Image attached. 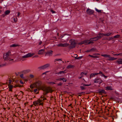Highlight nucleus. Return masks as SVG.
Listing matches in <instances>:
<instances>
[{"label":"nucleus","mask_w":122,"mask_h":122,"mask_svg":"<svg viewBox=\"0 0 122 122\" xmlns=\"http://www.w3.org/2000/svg\"><path fill=\"white\" fill-rule=\"evenodd\" d=\"M42 83V82L41 81H39L34 83L32 86H30V87L31 88H33L35 86L40 89H42L45 92L44 93L45 95H46L49 92H52V91L50 87L41 86Z\"/></svg>","instance_id":"1"},{"label":"nucleus","mask_w":122,"mask_h":122,"mask_svg":"<svg viewBox=\"0 0 122 122\" xmlns=\"http://www.w3.org/2000/svg\"><path fill=\"white\" fill-rule=\"evenodd\" d=\"M11 55V52L9 51L5 53L4 54L3 58L5 61H7L11 59L10 56Z\"/></svg>","instance_id":"2"},{"label":"nucleus","mask_w":122,"mask_h":122,"mask_svg":"<svg viewBox=\"0 0 122 122\" xmlns=\"http://www.w3.org/2000/svg\"><path fill=\"white\" fill-rule=\"evenodd\" d=\"M93 43L94 42L92 41H91L90 39L89 41L88 40H86L79 43L78 44H84L85 45H86L91 43Z\"/></svg>","instance_id":"3"},{"label":"nucleus","mask_w":122,"mask_h":122,"mask_svg":"<svg viewBox=\"0 0 122 122\" xmlns=\"http://www.w3.org/2000/svg\"><path fill=\"white\" fill-rule=\"evenodd\" d=\"M69 42L71 43V48H73L75 47L76 43L74 40L71 39L69 41Z\"/></svg>","instance_id":"4"},{"label":"nucleus","mask_w":122,"mask_h":122,"mask_svg":"<svg viewBox=\"0 0 122 122\" xmlns=\"http://www.w3.org/2000/svg\"><path fill=\"white\" fill-rule=\"evenodd\" d=\"M50 66V65L49 64H47L43 66H42L39 67L38 68V69L40 70H44L49 67Z\"/></svg>","instance_id":"5"},{"label":"nucleus","mask_w":122,"mask_h":122,"mask_svg":"<svg viewBox=\"0 0 122 122\" xmlns=\"http://www.w3.org/2000/svg\"><path fill=\"white\" fill-rule=\"evenodd\" d=\"M103 36V33H100L98 35L97 37L90 39V40L91 41H92V39H94V38H97L98 40L101 39Z\"/></svg>","instance_id":"6"},{"label":"nucleus","mask_w":122,"mask_h":122,"mask_svg":"<svg viewBox=\"0 0 122 122\" xmlns=\"http://www.w3.org/2000/svg\"><path fill=\"white\" fill-rule=\"evenodd\" d=\"M34 55V54L33 53L31 54L30 53H29L25 56H23L22 57V58H25L30 57Z\"/></svg>","instance_id":"7"},{"label":"nucleus","mask_w":122,"mask_h":122,"mask_svg":"<svg viewBox=\"0 0 122 122\" xmlns=\"http://www.w3.org/2000/svg\"><path fill=\"white\" fill-rule=\"evenodd\" d=\"M69 45V44L67 43H65L64 44L60 43L57 45V46L58 47H66L67 46Z\"/></svg>","instance_id":"8"},{"label":"nucleus","mask_w":122,"mask_h":122,"mask_svg":"<svg viewBox=\"0 0 122 122\" xmlns=\"http://www.w3.org/2000/svg\"><path fill=\"white\" fill-rule=\"evenodd\" d=\"M86 12L88 15H92L94 12V11L89 8L88 9L86 10Z\"/></svg>","instance_id":"9"},{"label":"nucleus","mask_w":122,"mask_h":122,"mask_svg":"<svg viewBox=\"0 0 122 122\" xmlns=\"http://www.w3.org/2000/svg\"><path fill=\"white\" fill-rule=\"evenodd\" d=\"M54 73L55 74H57L58 75H62L64 73H66L65 71H60L59 72H57L56 71H54Z\"/></svg>","instance_id":"10"},{"label":"nucleus","mask_w":122,"mask_h":122,"mask_svg":"<svg viewBox=\"0 0 122 122\" xmlns=\"http://www.w3.org/2000/svg\"><path fill=\"white\" fill-rule=\"evenodd\" d=\"M102 73V72L100 71L99 73H93L91 74L90 76V78H91L94 77L96 75H97L98 74H100Z\"/></svg>","instance_id":"11"},{"label":"nucleus","mask_w":122,"mask_h":122,"mask_svg":"<svg viewBox=\"0 0 122 122\" xmlns=\"http://www.w3.org/2000/svg\"><path fill=\"white\" fill-rule=\"evenodd\" d=\"M102 81L100 79L96 78L95 79L94 82L95 83H101L102 82Z\"/></svg>","instance_id":"12"},{"label":"nucleus","mask_w":122,"mask_h":122,"mask_svg":"<svg viewBox=\"0 0 122 122\" xmlns=\"http://www.w3.org/2000/svg\"><path fill=\"white\" fill-rule=\"evenodd\" d=\"M53 51H47L46 54L45 56H52V54Z\"/></svg>","instance_id":"13"},{"label":"nucleus","mask_w":122,"mask_h":122,"mask_svg":"<svg viewBox=\"0 0 122 122\" xmlns=\"http://www.w3.org/2000/svg\"><path fill=\"white\" fill-rule=\"evenodd\" d=\"M116 64H122V59H120L115 62Z\"/></svg>","instance_id":"14"},{"label":"nucleus","mask_w":122,"mask_h":122,"mask_svg":"<svg viewBox=\"0 0 122 122\" xmlns=\"http://www.w3.org/2000/svg\"><path fill=\"white\" fill-rule=\"evenodd\" d=\"M44 50L43 49H41L39 51L38 54L39 55H42L44 53Z\"/></svg>","instance_id":"15"},{"label":"nucleus","mask_w":122,"mask_h":122,"mask_svg":"<svg viewBox=\"0 0 122 122\" xmlns=\"http://www.w3.org/2000/svg\"><path fill=\"white\" fill-rule=\"evenodd\" d=\"M41 102V100L40 99H39L37 101H35L33 102V104L36 106L38 105L39 103Z\"/></svg>","instance_id":"16"},{"label":"nucleus","mask_w":122,"mask_h":122,"mask_svg":"<svg viewBox=\"0 0 122 122\" xmlns=\"http://www.w3.org/2000/svg\"><path fill=\"white\" fill-rule=\"evenodd\" d=\"M30 71V69H28L26 70H25L22 71V72L24 74H27Z\"/></svg>","instance_id":"17"},{"label":"nucleus","mask_w":122,"mask_h":122,"mask_svg":"<svg viewBox=\"0 0 122 122\" xmlns=\"http://www.w3.org/2000/svg\"><path fill=\"white\" fill-rule=\"evenodd\" d=\"M98 92L100 93H106V92L103 89H100L98 90Z\"/></svg>","instance_id":"18"},{"label":"nucleus","mask_w":122,"mask_h":122,"mask_svg":"<svg viewBox=\"0 0 122 122\" xmlns=\"http://www.w3.org/2000/svg\"><path fill=\"white\" fill-rule=\"evenodd\" d=\"M106 90H113L112 87L111 86H107L105 87Z\"/></svg>","instance_id":"19"},{"label":"nucleus","mask_w":122,"mask_h":122,"mask_svg":"<svg viewBox=\"0 0 122 122\" xmlns=\"http://www.w3.org/2000/svg\"><path fill=\"white\" fill-rule=\"evenodd\" d=\"M101 56L105 57H108L109 58L110 57V55H109L107 54H104V55H101Z\"/></svg>","instance_id":"20"},{"label":"nucleus","mask_w":122,"mask_h":122,"mask_svg":"<svg viewBox=\"0 0 122 122\" xmlns=\"http://www.w3.org/2000/svg\"><path fill=\"white\" fill-rule=\"evenodd\" d=\"M9 86V91H12V89L13 87V86L11 85H10V84H9L8 85Z\"/></svg>","instance_id":"21"},{"label":"nucleus","mask_w":122,"mask_h":122,"mask_svg":"<svg viewBox=\"0 0 122 122\" xmlns=\"http://www.w3.org/2000/svg\"><path fill=\"white\" fill-rule=\"evenodd\" d=\"M19 45H16V44H13L10 45V47H15L17 46H19Z\"/></svg>","instance_id":"22"},{"label":"nucleus","mask_w":122,"mask_h":122,"mask_svg":"<svg viewBox=\"0 0 122 122\" xmlns=\"http://www.w3.org/2000/svg\"><path fill=\"white\" fill-rule=\"evenodd\" d=\"M112 34V33H107L106 34H103V36H109L110 35H111Z\"/></svg>","instance_id":"23"},{"label":"nucleus","mask_w":122,"mask_h":122,"mask_svg":"<svg viewBox=\"0 0 122 122\" xmlns=\"http://www.w3.org/2000/svg\"><path fill=\"white\" fill-rule=\"evenodd\" d=\"M73 67H74L73 66L70 65L68 66H67L66 67V68L67 69H69L70 68H72Z\"/></svg>","instance_id":"24"},{"label":"nucleus","mask_w":122,"mask_h":122,"mask_svg":"<svg viewBox=\"0 0 122 122\" xmlns=\"http://www.w3.org/2000/svg\"><path fill=\"white\" fill-rule=\"evenodd\" d=\"M109 58H110L109 59H108V60H116L117 59V58H114L113 57H111L110 56V57H109Z\"/></svg>","instance_id":"25"},{"label":"nucleus","mask_w":122,"mask_h":122,"mask_svg":"<svg viewBox=\"0 0 122 122\" xmlns=\"http://www.w3.org/2000/svg\"><path fill=\"white\" fill-rule=\"evenodd\" d=\"M10 11L9 10H7L5 12V13L6 15H8L10 13Z\"/></svg>","instance_id":"26"},{"label":"nucleus","mask_w":122,"mask_h":122,"mask_svg":"<svg viewBox=\"0 0 122 122\" xmlns=\"http://www.w3.org/2000/svg\"><path fill=\"white\" fill-rule=\"evenodd\" d=\"M89 56H90L91 57H92L93 58H98V57L97 56H92V55H89Z\"/></svg>","instance_id":"27"},{"label":"nucleus","mask_w":122,"mask_h":122,"mask_svg":"<svg viewBox=\"0 0 122 122\" xmlns=\"http://www.w3.org/2000/svg\"><path fill=\"white\" fill-rule=\"evenodd\" d=\"M91 51H97V49L96 48H92L91 49Z\"/></svg>","instance_id":"28"},{"label":"nucleus","mask_w":122,"mask_h":122,"mask_svg":"<svg viewBox=\"0 0 122 122\" xmlns=\"http://www.w3.org/2000/svg\"><path fill=\"white\" fill-rule=\"evenodd\" d=\"M95 10L99 13H101L102 12L101 10H99L97 8H95Z\"/></svg>","instance_id":"29"},{"label":"nucleus","mask_w":122,"mask_h":122,"mask_svg":"<svg viewBox=\"0 0 122 122\" xmlns=\"http://www.w3.org/2000/svg\"><path fill=\"white\" fill-rule=\"evenodd\" d=\"M120 35H117L116 36H114V38H117L120 37Z\"/></svg>","instance_id":"30"},{"label":"nucleus","mask_w":122,"mask_h":122,"mask_svg":"<svg viewBox=\"0 0 122 122\" xmlns=\"http://www.w3.org/2000/svg\"><path fill=\"white\" fill-rule=\"evenodd\" d=\"M78 56V55L76 54H74L72 55V56L73 57H75L76 58V57H77Z\"/></svg>","instance_id":"31"},{"label":"nucleus","mask_w":122,"mask_h":122,"mask_svg":"<svg viewBox=\"0 0 122 122\" xmlns=\"http://www.w3.org/2000/svg\"><path fill=\"white\" fill-rule=\"evenodd\" d=\"M80 87L81 89L82 90H84V89H86V87H84L83 86H80Z\"/></svg>","instance_id":"32"},{"label":"nucleus","mask_w":122,"mask_h":122,"mask_svg":"<svg viewBox=\"0 0 122 122\" xmlns=\"http://www.w3.org/2000/svg\"><path fill=\"white\" fill-rule=\"evenodd\" d=\"M104 20V19L103 18H100L99 19V21H101L102 22V23H103V21Z\"/></svg>","instance_id":"33"},{"label":"nucleus","mask_w":122,"mask_h":122,"mask_svg":"<svg viewBox=\"0 0 122 122\" xmlns=\"http://www.w3.org/2000/svg\"><path fill=\"white\" fill-rule=\"evenodd\" d=\"M46 98H44L43 97H42V96L41 97V99L40 100H41V102L42 101L44 100Z\"/></svg>","instance_id":"34"},{"label":"nucleus","mask_w":122,"mask_h":122,"mask_svg":"<svg viewBox=\"0 0 122 122\" xmlns=\"http://www.w3.org/2000/svg\"><path fill=\"white\" fill-rule=\"evenodd\" d=\"M114 55L115 56H122V53H120L118 54H115Z\"/></svg>","instance_id":"35"},{"label":"nucleus","mask_w":122,"mask_h":122,"mask_svg":"<svg viewBox=\"0 0 122 122\" xmlns=\"http://www.w3.org/2000/svg\"><path fill=\"white\" fill-rule=\"evenodd\" d=\"M29 76L31 78H33L34 77V75L31 74H30Z\"/></svg>","instance_id":"36"},{"label":"nucleus","mask_w":122,"mask_h":122,"mask_svg":"<svg viewBox=\"0 0 122 122\" xmlns=\"http://www.w3.org/2000/svg\"><path fill=\"white\" fill-rule=\"evenodd\" d=\"M82 56H81L75 58L76 59H80L82 58Z\"/></svg>","instance_id":"37"},{"label":"nucleus","mask_w":122,"mask_h":122,"mask_svg":"<svg viewBox=\"0 0 122 122\" xmlns=\"http://www.w3.org/2000/svg\"><path fill=\"white\" fill-rule=\"evenodd\" d=\"M13 20H14V21L15 22H17V18H14V19H13Z\"/></svg>","instance_id":"38"},{"label":"nucleus","mask_w":122,"mask_h":122,"mask_svg":"<svg viewBox=\"0 0 122 122\" xmlns=\"http://www.w3.org/2000/svg\"><path fill=\"white\" fill-rule=\"evenodd\" d=\"M62 78H60L56 79V80L58 81H61L62 80Z\"/></svg>","instance_id":"39"},{"label":"nucleus","mask_w":122,"mask_h":122,"mask_svg":"<svg viewBox=\"0 0 122 122\" xmlns=\"http://www.w3.org/2000/svg\"><path fill=\"white\" fill-rule=\"evenodd\" d=\"M87 74V73H83V72L81 73V75L82 76L83 74L86 75Z\"/></svg>","instance_id":"40"},{"label":"nucleus","mask_w":122,"mask_h":122,"mask_svg":"<svg viewBox=\"0 0 122 122\" xmlns=\"http://www.w3.org/2000/svg\"><path fill=\"white\" fill-rule=\"evenodd\" d=\"M100 74H102L101 75V76H104L106 78L107 77V76H105L102 73H102H101Z\"/></svg>","instance_id":"41"},{"label":"nucleus","mask_w":122,"mask_h":122,"mask_svg":"<svg viewBox=\"0 0 122 122\" xmlns=\"http://www.w3.org/2000/svg\"><path fill=\"white\" fill-rule=\"evenodd\" d=\"M62 80L63 81L66 82V79L64 78H62Z\"/></svg>","instance_id":"42"},{"label":"nucleus","mask_w":122,"mask_h":122,"mask_svg":"<svg viewBox=\"0 0 122 122\" xmlns=\"http://www.w3.org/2000/svg\"><path fill=\"white\" fill-rule=\"evenodd\" d=\"M20 77L21 78H24L23 77V74H22L20 75Z\"/></svg>","instance_id":"43"},{"label":"nucleus","mask_w":122,"mask_h":122,"mask_svg":"<svg viewBox=\"0 0 122 122\" xmlns=\"http://www.w3.org/2000/svg\"><path fill=\"white\" fill-rule=\"evenodd\" d=\"M94 39H95L94 40H93L94 39H92V41H96L98 40L97 38H94Z\"/></svg>","instance_id":"44"},{"label":"nucleus","mask_w":122,"mask_h":122,"mask_svg":"<svg viewBox=\"0 0 122 122\" xmlns=\"http://www.w3.org/2000/svg\"><path fill=\"white\" fill-rule=\"evenodd\" d=\"M62 83L61 82H59L57 85L58 86H61L62 85Z\"/></svg>","instance_id":"45"},{"label":"nucleus","mask_w":122,"mask_h":122,"mask_svg":"<svg viewBox=\"0 0 122 122\" xmlns=\"http://www.w3.org/2000/svg\"><path fill=\"white\" fill-rule=\"evenodd\" d=\"M90 85H91V84L88 85V84H83V86H90Z\"/></svg>","instance_id":"46"},{"label":"nucleus","mask_w":122,"mask_h":122,"mask_svg":"<svg viewBox=\"0 0 122 122\" xmlns=\"http://www.w3.org/2000/svg\"><path fill=\"white\" fill-rule=\"evenodd\" d=\"M12 82V80L10 79H9V83L10 84L11 83V82Z\"/></svg>","instance_id":"47"},{"label":"nucleus","mask_w":122,"mask_h":122,"mask_svg":"<svg viewBox=\"0 0 122 122\" xmlns=\"http://www.w3.org/2000/svg\"><path fill=\"white\" fill-rule=\"evenodd\" d=\"M51 12L52 13H55V11H53L52 10H51Z\"/></svg>","instance_id":"48"},{"label":"nucleus","mask_w":122,"mask_h":122,"mask_svg":"<svg viewBox=\"0 0 122 122\" xmlns=\"http://www.w3.org/2000/svg\"><path fill=\"white\" fill-rule=\"evenodd\" d=\"M20 12H18V14H17V16L18 17H19V16L20 15Z\"/></svg>","instance_id":"49"},{"label":"nucleus","mask_w":122,"mask_h":122,"mask_svg":"<svg viewBox=\"0 0 122 122\" xmlns=\"http://www.w3.org/2000/svg\"><path fill=\"white\" fill-rule=\"evenodd\" d=\"M37 89H34V92H36L37 91Z\"/></svg>","instance_id":"50"},{"label":"nucleus","mask_w":122,"mask_h":122,"mask_svg":"<svg viewBox=\"0 0 122 122\" xmlns=\"http://www.w3.org/2000/svg\"><path fill=\"white\" fill-rule=\"evenodd\" d=\"M49 83L50 84L51 83L52 84H55V83L53 82H50Z\"/></svg>","instance_id":"51"},{"label":"nucleus","mask_w":122,"mask_h":122,"mask_svg":"<svg viewBox=\"0 0 122 122\" xmlns=\"http://www.w3.org/2000/svg\"><path fill=\"white\" fill-rule=\"evenodd\" d=\"M5 64H3L1 65H0V67H3V66H5Z\"/></svg>","instance_id":"52"},{"label":"nucleus","mask_w":122,"mask_h":122,"mask_svg":"<svg viewBox=\"0 0 122 122\" xmlns=\"http://www.w3.org/2000/svg\"><path fill=\"white\" fill-rule=\"evenodd\" d=\"M6 15L5 14H5H3V15H2V16L3 17H4Z\"/></svg>","instance_id":"53"},{"label":"nucleus","mask_w":122,"mask_h":122,"mask_svg":"<svg viewBox=\"0 0 122 122\" xmlns=\"http://www.w3.org/2000/svg\"><path fill=\"white\" fill-rule=\"evenodd\" d=\"M59 60H61V59H56L55 60V61H58Z\"/></svg>","instance_id":"54"},{"label":"nucleus","mask_w":122,"mask_h":122,"mask_svg":"<svg viewBox=\"0 0 122 122\" xmlns=\"http://www.w3.org/2000/svg\"><path fill=\"white\" fill-rule=\"evenodd\" d=\"M20 83H21V84H24L23 82L22 81V80H20Z\"/></svg>","instance_id":"55"},{"label":"nucleus","mask_w":122,"mask_h":122,"mask_svg":"<svg viewBox=\"0 0 122 122\" xmlns=\"http://www.w3.org/2000/svg\"><path fill=\"white\" fill-rule=\"evenodd\" d=\"M113 39V38H112V37H110L109 38V41H110V40H111V39Z\"/></svg>","instance_id":"56"},{"label":"nucleus","mask_w":122,"mask_h":122,"mask_svg":"<svg viewBox=\"0 0 122 122\" xmlns=\"http://www.w3.org/2000/svg\"><path fill=\"white\" fill-rule=\"evenodd\" d=\"M42 43V41H40L39 42V45H41V44Z\"/></svg>","instance_id":"57"},{"label":"nucleus","mask_w":122,"mask_h":122,"mask_svg":"<svg viewBox=\"0 0 122 122\" xmlns=\"http://www.w3.org/2000/svg\"><path fill=\"white\" fill-rule=\"evenodd\" d=\"M38 57V56L37 55H36V56H34V57Z\"/></svg>","instance_id":"58"},{"label":"nucleus","mask_w":122,"mask_h":122,"mask_svg":"<svg viewBox=\"0 0 122 122\" xmlns=\"http://www.w3.org/2000/svg\"><path fill=\"white\" fill-rule=\"evenodd\" d=\"M18 86V87H21L22 86H21V85H18L17 86Z\"/></svg>","instance_id":"59"},{"label":"nucleus","mask_w":122,"mask_h":122,"mask_svg":"<svg viewBox=\"0 0 122 122\" xmlns=\"http://www.w3.org/2000/svg\"><path fill=\"white\" fill-rule=\"evenodd\" d=\"M91 51V50H87V51H86V52H89V51Z\"/></svg>","instance_id":"60"},{"label":"nucleus","mask_w":122,"mask_h":122,"mask_svg":"<svg viewBox=\"0 0 122 122\" xmlns=\"http://www.w3.org/2000/svg\"><path fill=\"white\" fill-rule=\"evenodd\" d=\"M64 36V35H63V36L62 35L60 37L61 38H62Z\"/></svg>","instance_id":"61"},{"label":"nucleus","mask_w":122,"mask_h":122,"mask_svg":"<svg viewBox=\"0 0 122 122\" xmlns=\"http://www.w3.org/2000/svg\"><path fill=\"white\" fill-rule=\"evenodd\" d=\"M46 72H44V73H43L42 74H43H43H46Z\"/></svg>","instance_id":"62"},{"label":"nucleus","mask_w":122,"mask_h":122,"mask_svg":"<svg viewBox=\"0 0 122 122\" xmlns=\"http://www.w3.org/2000/svg\"><path fill=\"white\" fill-rule=\"evenodd\" d=\"M43 104L42 103H40L39 105H42Z\"/></svg>","instance_id":"63"},{"label":"nucleus","mask_w":122,"mask_h":122,"mask_svg":"<svg viewBox=\"0 0 122 122\" xmlns=\"http://www.w3.org/2000/svg\"><path fill=\"white\" fill-rule=\"evenodd\" d=\"M120 42H122V40H121Z\"/></svg>","instance_id":"64"}]
</instances>
